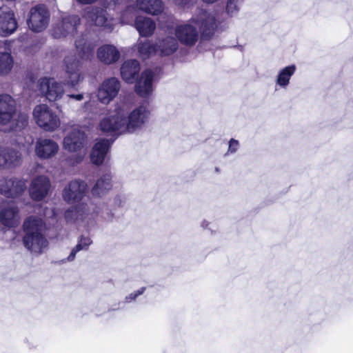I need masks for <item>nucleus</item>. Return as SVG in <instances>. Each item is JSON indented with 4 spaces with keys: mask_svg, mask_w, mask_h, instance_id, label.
<instances>
[{
    "mask_svg": "<svg viewBox=\"0 0 353 353\" xmlns=\"http://www.w3.org/2000/svg\"><path fill=\"white\" fill-rule=\"evenodd\" d=\"M216 27L213 14L201 10L191 19L178 24L174 28V34L178 43L187 46H193L199 39V31L206 36L210 35Z\"/></svg>",
    "mask_w": 353,
    "mask_h": 353,
    "instance_id": "f257e3e1",
    "label": "nucleus"
},
{
    "mask_svg": "<svg viewBox=\"0 0 353 353\" xmlns=\"http://www.w3.org/2000/svg\"><path fill=\"white\" fill-rule=\"evenodd\" d=\"M64 64L68 77L67 85L74 88L84 78L83 74L80 71L81 62L77 58L76 53L72 52L68 54L64 59Z\"/></svg>",
    "mask_w": 353,
    "mask_h": 353,
    "instance_id": "9b49d317",
    "label": "nucleus"
},
{
    "mask_svg": "<svg viewBox=\"0 0 353 353\" xmlns=\"http://www.w3.org/2000/svg\"><path fill=\"white\" fill-rule=\"evenodd\" d=\"M32 115L37 125L46 132H54L61 125L59 115L46 104L36 105Z\"/></svg>",
    "mask_w": 353,
    "mask_h": 353,
    "instance_id": "6e6552de",
    "label": "nucleus"
},
{
    "mask_svg": "<svg viewBox=\"0 0 353 353\" xmlns=\"http://www.w3.org/2000/svg\"><path fill=\"white\" fill-rule=\"evenodd\" d=\"M23 241L25 247L34 254L43 252L48 245V242L43 234H25Z\"/></svg>",
    "mask_w": 353,
    "mask_h": 353,
    "instance_id": "412c9836",
    "label": "nucleus"
},
{
    "mask_svg": "<svg viewBox=\"0 0 353 353\" xmlns=\"http://www.w3.org/2000/svg\"><path fill=\"white\" fill-rule=\"evenodd\" d=\"M85 136L79 128H73L64 137L63 148L71 153H75L69 159V163L72 165L80 163L86 154L85 148Z\"/></svg>",
    "mask_w": 353,
    "mask_h": 353,
    "instance_id": "39448f33",
    "label": "nucleus"
},
{
    "mask_svg": "<svg viewBox=\"0 0 353 353\" xmlns=\"http://www.w3.org/2000/svg\"><path fill=\"white\" fill-rule=\"evenodd\" d=\"M137 8L152 15L163 12L164 6L161 0H137Z\"/></svg>",
    "mask_w": 353,
    "mask_h": 353,
    "instance_id": "a878e982",
    "label": "nucleus"
},
{
    "mask_svg": "<svg viewBox=\"0 0 353 353\" xmlns=\"http://www.w3.org/2000/svg\"><path fill=\"white\" fill-rule=\"evenodd\" d=\"M128 11H129V10H126L125 12V13H123L122 17H121V22L123 23H128L129 22V20L126 19L125 17V14L128 12Z\"/></svg>",
    "mask_w": 353,
    "mask_h": 353,
    "instance_id": "ea45409f",
    "label": "nucleus"
},
{
    "mask_svg": "<svg viewBox=\"0 0 353 353\" xmlns=\"http://www.w3.org/2000/svg\"><path fill=\"white\" fill-rule=\"evenodd\" d=\"M50 20V13L44 5H37L32 8L29 12L28 25L29 28L35 32L45 30Z\"/></svg>",
    "mask_w": 353,
    "mask_h": 353,
    "instance_id": "1a4fd4ad",
    "label": "nucleus"
},
{
    "mask_svg": "<svg viewBox=\"0 0 353 353\" xmlns=\"http://www.w3.org/2000/svg\"><path fill=\"white\" fill-rule=\"evenodd\" d=\"M98 128L103 134L110 136L126 134L121 103L100 119Z\"/></svg>",
    "mask_w": 353,
    "mask_h": 353,
    "instance_id": "423d86ee",
    "label": "nucleus"
},
{
    "mask_svg": "<svg viewBox=\"0 0 353 353\" xmlns=\"http://www.w3.org/2000/svg\"><path fill=\"white\" fill-rule=\"evenodd\" d=\"M239 146V141L232 139L229 142L228 152L234 153L237 151Z\"/></svg>",
    "mask_w": 353,
    "mask_h": 353,
    "instance_id": "4c0bfd02",
    "label": "nucleus"
},
{
    "mask_svg": "<svg viewBox=\"0 0 353 353\" xmlns=\"http://www.w3.org/2000/svg\"><path fill=\"white\" fill-rule=\"evenodd\" d=\"M59 149L58 143L54 140L40 138L36 141L34 152L39 159H48L56 155Z\"/></svg>",
    "mask_w": 353,
    "mask_h": 353,
    "instance_id": "6ab92c4d",
    "label": "nucleus"
},
{
    "mask_svg": "<svg viewBox=\"0 0 353 353\" xmlns=\"http://www.w3.org/2000/svg\"><path fill=\"white\" fill-rule=\"evenodd\" d=\"M26 188V181L23 179L5 178L0 180V193L8 198L20 196Z\"/></svg>",
    "mask_w": 353,
    "mask_h": 353,
    "instance_id": "f8f14e48",
    "label": "nucleus"
},
{
    "mask_svg": "<svg viewBox=\"0 0 353 353\" xmlns=\"http://www.w3.org/2000/svg\"><path fill=\"white\" fill-rule=\"evenodd\" d=\"M137 47L139 56L148 59L152 55L165 57L174 54L179 48V43L175 37L168 35L159 39L155 43L148 40L139 41Z\"/></svg>",
    "mask_w": 353,
    "mask_h": 353,
    "instance_id": "20e7f679",
    "label": "nucleus"
},
{
    "mask_svg": "<svg viewBox=\"0 0 353 353\" xmlns=\"http://www.w3.org/2000/svg\"><path fill=\"white\" fill-rule=\"evenodd\" d=\"M176 3H178V4H182V3H183V1H178L177 0H176Z\"/></svg>",
    "mask_w": 353,
    "mask_h": 353,
    "instance_id": "c03bdc74",
    "label": "nucleus"
},
{
    "mask_svg": "<svg viewBox=\"0 0 353 353\" xmlns=\"http://www.w3.org/2000/svg\"><path fill=\"white\" fill-rule=\"evenodd\" d=\"M23 228L25 234H42L45 225L41 218L30 216L24 221Z\"/></svg>",
    "mask_w": 353,
    "mask_h": 353,
    "instance_id": "cd10ccee",
    "label": "nucleus"
},
{
    "mask_svg": "<svg viewBox=\"0 0 353 353\" xmlns=\"http://www.w3.org/2000/svg\"><path fill=\"white\" fill-rule=\"evenodd\" d=\"M296 70L295 65H290L281 69L277 74L275 83L280 88L285 89L290 82L291 77Z\"/></svg>",
    "mask_w": 353,
    "mask_h": 353,
    "instance_id": "2f4dec72",
    "label": "nucleus"
},
{
    "mask_svg": "<svg viewBox=\"0 0 353 353\" xmlns=\"http://www.w3.org/2000/svg\"><path fill=\"white\" fill-rule=\"evenodd\" d=\"M78 2L83 4H90L95 2L97 0H77Z\"/></svg>",
    "mask_w": 353,
    "mask_h": 353,
    "instance_id": "58836bf2",
    "label": "nucleus"
},
{
    "mask_svg": "<svg viewBox=\"0 0 353 353\" xmlns=\"http://www.w3.org/2000/svg\"><path fill=\"white\" fill-rule=\"evenodd\" d=\"M67 97L68 98V103L71 104L72 101H81L84 99V95L82 93L74 94H68Z\"/></svg>",
    "mask_w": 353,
    "mask_h": 353,
    "instance_id": "e433bc0d",
    "label": "nucleus"
},
{
    "mask_svg": "<svg viewBox=\"0 0 353 353\" xmlns=\"http://www.w3.org/2000/svg\"><path fill=\"white\" fill-rule=\"evenodd\" d=\"M28 124L26 114L19 113L15 100L8 94L0 95V128L6 132L17 131Z\"/></svg>",
    "mask_w": 353,
    "mask_h": 353,
    "instance_id": "7ed1b4c3",
    "label": "nucleus"
},
{
    "mask_svg": "<svg viewBox=\"0 0 353 353\" xmlns=\"http://www.w3.org/2000/svg\"><path fill=\"white\" fill-rule=\"evenodd\" d=\"M112 4H114L115 3V1L114 0H104V4L107 6V7H109Z\"/></svg>",
    "mask_w": 353,
    "mask_h": 353,
    "instance_id": "a19ab883",
    "label": "nucleus"
},
{
    "mask_svg": "<svg viewBox=\"0 0 353 353\" xmlns=\"http://www.w3.org/2000/svg\"><path fill=\"white\" fill-rule=\"evenodd\" d=\"M14 61L8 52H0V75L6 76L12 69Z\"/></svg>",
    "mask_w": 353,
    "mask_h": 353,
    "instance_id": "473e14b6",
    "label": "nucleus"
},
{
    "mask_svg": "<svg viewBox=\"0 0 353 353\" xmlns=\"http://www.w3.org/2000/svg\"><path fill=\"white\" fill-rule=\"evenodd\" d=\"M21 163V154L13 149L0 148V167L12 168Z\"/></svg>",
    "mask_w": 353,
    "mask_h": 353,
    "instance_id": "4be33fe9",
    "label": "nucleus"
},
{
    "mask_svg": "<svg viewBox=\"0 0 353 353\" xmlns=\"http://www.w3.org/2000/svg\"><path fill=\"white\" fill-rule=\"evenodd\" d=\"M40 90L49 101L59 100L64 94L63 84L53 79L43 78L39 81Z\"/></svg>",
    "mask_w": 353,
    "mask_h": 353,
    "instance_id": "4468645a",
    "label": "nucleus"
},
{
    "mask_svg": "<svg viewBox=\"0 0 353 353\" xmlns=\"http://www.w3.org/2000/svg\"><path fill=\"white\" fill-rule=\"evenodd\" d=\"M89 22L111 31L115 24L113 18L107 17L106 11L99 8H88L83 16Z\"/></svg>",
    "mask_w": 353,
    "mask_h": 353,
    "instance_id": "2eb2a0df",
    "label": "nucleus"
},
{
    "mask_svg": "<svg viewBox=\"0 0 353 353\" xmlns=\"http://www.w3.org/2000/svg\"><path fill=\"white\" fill-rule=\"evenodd\" d=\"M125 132L133 133L141 130L148 121L150 112L147 105L143 104L129 111L128 107L124 103H121Z\"/></svg>",
    "mask_w": 353,
    "mask_h": 353,
    "instance_id": "0eeeda50",
    "label": "nucleus"
},
{
    "mask_svg": "<svg viewBox=\"0 0 353 353\" xmlns=\"http://www.w3.org/2000/svg\"><path fill=\"white\" fill-rule=\"evenodd\" d=\"M112 188V176L110 174H105L97 180L91 192L94 196L101 197L105 195Z\"/></svg>",
    "mask_w": 353,
    "mask_h": 353,
    "instance_id": "bb28decb",
    "label": "nucleus"
},
{
    "mask_svg": "<svg viewBox=\"0 0 353 353\" xmlns=\"http://www.w3.org/2000/svg\"><path fill=\"white\" fill-rule=\"evenodd\" d=\"M19 221V209L17 207L9 205L0 211V223L5 228H14L17 225Z\"/></svg>",
    "mask_w": 353,
    "mask_h": 353,
    "instance_id": "5701e85b",
    "label": "nucleus"
},
{
    "mask_svg": "<svg viewBox=\"0 0 353 353\" xmlns=\"http://www.w3.org/2000/svg\"><path fill=\"white\" fill-rule=\"evenodd\" d=\"M75 45L78 56L84 61L90 60L93 56L94 46L84 37L76 40Z\"/></svg>",
    "mask_w": 353,
    "mask_h": 353,
    "instance_id": "7c9ffc66",
    "label": "nucleus"
},
{
    "mask_svg": "<svg viewBox=\"0 0 353 353\" xmlns=\"http://www.w3.org/2000/svg\"><path fill=\"white\" fill-rule=\"evenodd\" d=\"M145 290V287H142L140 289L137 290V291L130 293L125 298V303H130L133 301H134L139 296L143 294V292Z\"/></svg>",
    "mask_w": 353,
    "mask_h": 353,
    "instance_id": "c9c22d12",
    "label": "nucleus"
},
{
    "mask_svg": "<svg viewBox=\"0 0 353 353\" xmlns=\"http://www.w3.org/2000/svg\"><path fill=\"white\" fill-rule=\"evenodd\" d=\"M154 74L151 70H144L134 86L136 93L141 97L150 96L153 91Z\"/></svg>",
    "mask_w": 353,
    "mask_h": 353,
    "instance_id": "aec40b11",
    "label": "nucleus"
},
{
    "mask_svg": "<svg viewBox=\"0 0 353 353\" xmlns=\"http://www.w3.org/2000/svg\"><path fill=\"white\" fill-rule=\"evenodd\" d=\"M65 218L68 221L89 226L94 224L99 218L104 220L110 219L111 214L108 205L105 203L98 205L80 203L68 209L65 212Z\"/></svg>",
    "mask_w": 353,
    "mask_h": 353,
    "instance_id": "f03ea898",
    "label": "nucleus"
},
{
    "mask_svg": "<svg viewBox=\"0 0 353 353\" xmlns=\"http://www.w3.org/2000/svg\"><path fill=\"white\" fill-rule=\"evenodd\" d=\"M92 243V241L90 237L81 236L79 239L76 246L71 251L70 255L68 257V260L69 261H73L78 252L81 250H87Z\"/></svg>",
    "mask_w": 353,
    "mask_h": 353,
    "instance_id": "72a5a7b5",
    "label": "nucleus"
},
{
    "mask_svg": "<svg viewBox=\"0 0 353 353\" xmlns=\"http://www.w3.org/2000/svg\"><path fill=\"white\" fill-rule=\"evenodd\" d=\"M87 191L88 185L85 181L74 179L65 185L62 197L68 203H79L85 197Z\"/></svg>",
    "mask_w": 353,
    "mask_h": 353,
    "instance_id": "9d476101",
    "label": "nucleus"
},
{
    "mask_svg": "<svg viewBox=\"0 0 353 353\" xmlns=\"http://www.w3.org/2000/svg\"><path fill=\"white\" fill-rule=\"evenodd\" d=\"M219 0H202L203 2L205 3H208V4H212V3H214L216 1H218Z\"/></svg>",
    "mask_w": 353,
    "mask_h": 353,
    "instance_id": "79ce46f5",
    "label": "nucleus"
},
{
    "mask_svg": "<svg viewBox=\"0 0 353 353\" xmlns=\"http://www.w3.org/2000/svg\"><path fill=\"white\" fill-rule=\"evenodd\" d=\"M51 187L50 181L46 176L41 175L34 178L30 184L29 194L34 201L45 199Z\"/></svg>",
    "mask_w": 353,
    "mask_h": 353,
    "instance_id": "dca6fc26",
    "label": "nucleus"
},
{
    "mask_svg": "<svg viewBox=\"0 0 353 353\" xmlns=\"http://www.w3.org/2000/svg\"><path fill=\"white\" fill-rule=\"evenodd\" d=\"M80 23V19L77 15H68L62 18V21L53 30L52 34L55 38L73 34Z\"/></svg>",
    "mask_w": 353,
    "mask_h": 353,
    "instance_id": "a211bd4d",
    "label": "nucleus"
},
{
    "mask_svg": "<svg viewBox=\"0 0 353 353\" xmlns=\"http://www.w3.org/2000/svg\"><path fill=\"white\" fill-rule=\"evenodd\" d=\"M121 88L120 81L116 77L105 79L99 88L97 97L100 102L108 104L118 94Z\"/></svg>",
    "mask_w": 353,
    "mask_h": 353,
    "instance_id": "ddd939ff",
    "label": "nucleus"
},
{
    "mask_svg": "<svg viewBox=\"0 0 353 353\" xmlns=\"http://www.w3.org/2000/svg\"><path fill=\"white\" fill-rule=\"evenodd\" d=\"M17 28V22L13 11L8 6L0 8V35L7 37Z\"/></svg>",
    "mask_w": 353,
    "mask_h": 353,
    "instance_id": "f3484780",
    "label": "nucleus"
},
{
    "mask_svg": "<svg viewBox=\"0 0 353 353\" xmlns=\"http://www.w3.org/2000/svg\"><path fill=\"white\" fill-rule=\"evenodd\" d=\"M97 55L100 61L110 65L119 60L120 52L113 45H103L97 50Z\"/></svg>",
    "mask_w": 353,
    "mask_h": 353,
    "instance_id": "b1692460",
    "label": "nucleus"
},
{
    "mask_svg": "<svg viewBox=\"0 0 353 353\" xmlns=\"http://www.w3.org/2000/svg\"><path fill=\"white\" fill-rule=\"evenodd\" d=\"M243 2V0H228L226 10L230 15L235 14L239 9V6Z\"/></svg>",
    "mask_w": 353,
    "mask_h": 353,
    "instance_id": "f704fd0d",
    "label": "nucleus"
},
{
    "mask_svg": "<svg viewBox=\"0 0 353 353\" xmlns=\"http://www.w3.org/2000/svg\"><path fill=\"white\" fill-rule=\"evenodd\" d=\"M134 26L139 34L145 37L151 36L156 29V24L152 19L142 16L136 18Z\"/></svg>",
    "mask_w": 353,
    "mask_h": 353,
    "instance_id": "c85d7f7f",
    "label": "nucleus"
},
{
    "mask_svg": "<svg viewBox=\"0 0 353 353\" xmlns=\"http://www.w3.org/2000/svg\"><path fill=\"white\" fill-rule=\"evenodd\" d=\"M110 143L108 139H100L97 141L90 154V161L97 165L102 164L108 153Z\"/></svg>",
    "mask_w": 353,
    "mask_h": 353,
    "instance_id": "393cba45",
    "label": "nucleus"
},
{
    "mask_svg": "<svg viewBox=\"0 0 353 353\" xmlns=\"http://www.w3.org/2000/svg\"><path fill=\"white\" fill-rule=\"evenodd\" d=\"M139 70V61L134 59L127 60L121 67V74L125 81L132 83Z\"/></svg>",
    "mask_w": 353,
    "mask_h": 353,
    "instance_id": "c756f323",
    "label": "nucleus"
},
{
    "mask_svg": "<svg viewBox=\"0 0 353 353\" xmlns=\"http://www.w3.org/2000/svg\"><path fill=\"white\" fill-rule=\"evenodd\" d=\"M206 222L205 221H203V223H202V226L203 227H205L207 226V224L205 223Z\"/></svg>",
    "mask_w": 353,
    "mask_h": 353,
    "instance_id": "37998d69",
    "label": "nucleus"
}]
</instances>
